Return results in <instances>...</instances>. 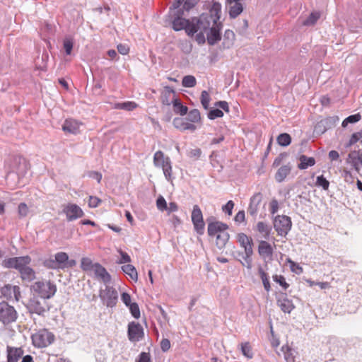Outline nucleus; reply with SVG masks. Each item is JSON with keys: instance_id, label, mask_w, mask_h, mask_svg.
<instances>
[{"instance_id": "nucleus-36", "label": "nucleus", "mask_w": 362, "mask_h": 362, "mask_svg": "<svg viewBox=\"0 0 362 362\" xmlns=\"http://www.w3.org/2000/svg\"><path fill=\"white\" fill-rule=\"evenodd\" d=\"M281 351L284 354V358L286 362H295V357L293 354L292 349L288 345L282 346Z\"/></svg>"}, {"instance_id": "nucleus-42", "label": "nucleus", "mask_w": 362, "mask_h": 362, "mask_svg": "<svg viewBox=\"0 0 362 362\" xmlns=\"http://www.w3.org/2000/svg\"><path fill=\"white\" fill-rule=\"evenodd\" d=\"M274 281L279 284L284 290H287L289 287V284L286 281L285 277L283 275L274 274L272 276Z\"/></svg>"}, {"instance_id": "nucleus-40", "label": "nucleus", "mask_w": 362, "mask_h": 362, "mask_svg": "<svg viewBox=\"0 0 362 362\" xmlns=\"http://www.w3.org/2000/svg\"><path fill=\"white\" fill-rule=\"evenodd\" d=\"M257 230H258L259 233H262L263 236L266 238L269 236L270 233L269 226L262 221H259L257 223Z\"/></svg>"}, {"instance_id": "nucleus-51", "label": "nucleus", "mask_w": 362, "mask_h": 362, "mask_svg": "<svg viewBox=\"0 0 362 362\" xmlns=\"http://www.w3.org/2000/svg\"><path fill=\"white\" fill-rule=\"evenodd\" d=\"M288 262L290 264V268L293 272L297 274H300L303 272V268L298 263L291 259H288Z\"/></svg>"}, {"instance_id": "nucleus-52", "label": "nucleus", "mask_w": 362, "mask_h": 362, "mask_svg": "<svg viewBox=\"0 0 362 362\" xmlns=\"http://www.w3.org/2000/svg\"><path fill=\"white\" fill-rule=\"evenodd\" d=\"M118 252L121 255V258L117 262L118 264L129 263L131 262V257L127 252L120 249L118 250Z\"/></svg>"}, {"instance_id": "nucleus-23", "label": "nucleus", "mask_w": 362, "mask_h": 362, "mask_svg": "<svg viewBox=\"0 0 362 362\" xmlns=\"http://www.w3.org/2000/svg\"><path fill=\"white\" fill-rule=\"evenodd\" d=\"M95 277L104 284H108L111 281V276L106 269L99 263H95V269L93 271Z\"/></svg>"}, {"instance_id": "nucleus-53", "label": "nucleus", "mask_w": 362, "mask_h": 362, "mask_svg": "<svg viewBox=\"0 0 362 362\" xmlns=\"http://www.w3.org/2000/svg\"><path fill=\"white\" fill-rule=\"evenodd\" d=\"M44 266L48 269H60L55 260L53 259H46L45 262H44Z\"/></svg>"}, {"instance_id": "nucleus-45", "label": "nucleus", "mask_w": 362, "mask_h": 362, "mask_svg": "<svg viewBox=\"0 0 362 362\" xmlns=\"http://www.w3.org/2000/svg\"><path fill=\"white\" fill-rule=\"evenodd\" d=\"M210 95L206 90H203L201 94V103L204 109H208L210 103Z\"/></svg>"}, {"instance_id": "nucleus-14", "label": "nucleus", "mask_w": 362, "mask_h": 362, "mask_svg": "<svg viewBox=\"0 0 362 362\" xmlns=\"http://www.w3.org/2000/svg\"><path fill=\"white\" fill-rule=\"evenodd\" d=\"M63 212L69 221L81 218L84 215L83 210L78 205L71 203L64 207Z\"/></svg>"}, {"instance_id": "nucleus-60", "label": "nucleus", "mask_w": 362, "mask_h": 362, "mask_svg": "<svg viewBox=\"0 0 362 362\" xmlns=\"http://www.w3.org/2000/svg\"><path fill=\"white\" fill-rule=\"evenodd\" d=\"M234 220L235 222L237 223H243L245 221V211L244 210H241V211H239L235 218H234Z\"/></svg>"}, {"instance_id": "nucleus-17", "label": "nucleus", "mask_w": 362, "mask_h": 362, "mask_svg": "<svg viewBox=\"0 0 362 362\" xmlns=\"http://www.w3.org/2000/svg\"><path fill=\"white\" fill-rule=\"evenodd\" d=\"M1 293L7 300L14 299L18 301L21 297L20 288L18 286L4 285L1 288Z\"/></svg>"}, {"instance_id": "nucleus-13", "label": "nucleus", "mask_w": 362, "mask_h": 362, "mask_svg": "<svg viewBox=\"0 0 362 362\" xmlns=\"http://www.w3.org/2000/svg\"><path fill=\"white\" fill-rule=\"evenodd\" d=\"M128 339L132 342L141 341L144 337V332L142 326L136 322H131L128 325Z\"/></svg>"}, {"instance_id": "nucleus-47", "label": "nucleus", "mask_w": 362, "mask_h": 362, "mask_svg": "<svg viewBox=\"0 0 362 362\" xmlns=\"http://www.w3.org/2000/svg\"><path fill=\"white\" fill-rule=\"evenodd\" d=\"M127 307L129 308L130 313L136 319L140 317V309L136 303H132Z\"/></svg>"}, {"instance_id": "nucleus-7", "label": "nucleus", "mask_w": 362, "mask_h": 362, "mask_svg": "<svg viewBox=\"0 0 362 362\" xmlns=\"http://www.w3.org/2000/svg\"><path fill=\"white\" fill-rule=\"evenodd\" d=\"M192 20L185 19L179 16L175 17L172 21V28L175 31L185 30L189 36H193L196 33L195 27Z\"/></svg>"}, {"instance_id": "nucleus-35", "label": "nucleus", "mask_w": 362, "mask_h": 362, "mask_svg": "<svg viewBox=\"0 0 362 362\" xmlns=\"http://www.w3.org/2000/svg\"><path fill=\"white\" fill-rule=\"evenodd\" d=\"M186 119L191 123H198L201 121V115L200 112L197 109H193L188 113L187 117Z\"/></svg>"}, {"instance_id": "nucleus-38", "label": "nucleus", "mask_w": 362, "mask_h": 362, "mask_svg": "<svg viewBox=\"0 0 362 362\" xmlns=\"http://www.w3.org/2000/svg\"><path fill=\"white\" fill-rule=\"evenodd\" d=\"M240 349L243 355L246 358H252L253 357L252 346L249 342L241 343Z\"/></svg>"}, {"instance_id": "nucleus-34", "label": "nucleus", "mask_w": 362, "mask_h": 362, "mask_svg": "<svg viewBox=\"0 0 362 362\" xmlns=\"http://www.w3.org/2000/svg\"><path fill=\"white\" fill-rule=\"evenodd\" d=\"M95 263H93L92 260L88 257H83L81 261V268L85 272L93 271Z\"/></svg>"}, {"instance_id": "nucleus-5", "label": "nucleus", "mask_w": 362, "mask_h": 362, "mask_svg": "<svg viewBox=\"0 0 362 362\" xmlns=\"http://www.w3.org/2000/svg\"><path fill=\"white\" fill-rule=\"evenodd\" d=\"M153 164L157 168H161L165 178L168 181H172L173 168L168 156H165L161 151H156L153 156Z\"/></svg>"}, {"instance_id": "nucleus-26", "label": "nucleus", "mask_w": 362, "mask_h": 362, "mask_svg": "<svg viewBox=\"0 0 362 362\" xmlns=\"http://www.w3.org/2000/svg\"><path fill=\"white\" fill-rule=\"evenodd\" d=\"M262 201V194L258 192L255 194L250 199L248 211L251 215L257 213V207Z\"/></svg>"}, {"instance_id": "nucleus-24", "label": "nucleus", "mask_w": 362, "mask_h": 362, "mask_svg": "<svg viewBox=\"0 0 362 362\" xmlns=\"http://www.w3.org/2000/svg\"><path fill=\"white\" fill-rule=\"evenodd\" d=\"M177 100L175 90L170 86H165L161 93L160 100L164 105H170Z\"/></svg>"}, {"instance_id": "nucleus-58", "label": "nucleus", "mask_w": 362, "mask_h": 362, "mask_svg": "<svg viewBox=\"0 0 362 362\" xmlns=\"http://www.w3.org/2000/svg\"><path fill=\"white\" fill-rule=\"evenodd\" d=\"M234 207V202L231 200L228 201L226 205L223 206V211L227 213L229 216L232 214V211Z\"/></svg>"}, {"instance_id": "nucleus-16", "label": "nucleus", "mask_w": 362, "mask_h": 362, "mask_svg": "<svg viewBox=\"0 0 362 362\" xmlns=\"http://www.w3.org/2000/svg\"><path fill=\"white\" fill-rule=\"evenodd\" d=\"M82 125L81 122L74 118H68L64 120L62 128L66 134H78Z\"/></svg>"}, {"instance_id": "nucleus-54", "label": "nucleus", "mask_w": 362, "mask_h": 362, "mask_svg": "<svg viewBox=\"0 0 362 362\" xmlns=\"http://www.w3.org/2000/svg\"><path fill=\"white\" fill-rule=\"evenodd\" d=\"M18 214L21 217H25L28 215L29 209L26 204L21 203L18 208Z\"/></svg>"}, {"instance_id": "nucleus-49", "label": "nucleus", "mask_w": 362, "mask_h": 362, "mask_svg": "<svg viewBox=\"0 0 362 362\" xmlns=\"http://www.w3.org/2000/svg\"><path fill=\"white\" fill-rule=\"evenodd\" d=\"M156 206L158 210L163 211L167 209V202L163 197L159 196L156 200Z\"/></svg>"}, {"instance_id": "nucleus-25", "label": "nucleus", "mask_w": 362, "mask_h": 362, "mask_svg": "<svg viewBox=\"0 0 362 362\" xmlns=\"http://www.w3.org/2000/svg\"><path fill=\"white\" fill-rule=\"evenodd\" d=\"M174 127L182 131L189 130L194 132L196 130L197 127L195 124L189 122L186 118H175L173 120Z\"/></svg>"}, {"instance_id": "nucleus-30", "label": "nucleus", "mask_w": 362, "mask_h": 362, "mask_svg": "<svg viewBox=\"0 0 362 362\" xmlns=\"http://www.w3.org/2000/svg\"><path fill=\"white\" fill-rule=\"evenodd\" d=\"M122 269L125 274L129 276L134 281H138V273L136 268L132 264H125L122 267Z\"/></svg>"}, {"instance_id": "nucleus-33", "label": "nucleus", "mask_w": 362, "mask_h": 362, "mask_svg": "<svg viewBox=\"0 0 362 362\" xmlns=\"http://www.w3.org/2000/svg\"><path fill=\"white\" fill-rule=\"evenodd\" d=\"M54 259L60 269H63L66 268V264L69 259V256L66 252H57L54 256Z\"/></svg>"}, {"instance_id": "nucleus-19", "label": "nucleus", "mask_w": 362, "mask_h": 362, "mask_svg": "<svg viewBox=\"0 0 362 362\" xmlns=\"http://www.w3.org/2000/svg\"><path fill=\"white\" fill-rule=\"evenodd\" d=\"M24 350L22 347L7 346L6 358L8 362H18L23 357Z\"/></svg>"}, {"instance_id": "nucleus-1", "label": "nucleus", "mask_w": 362, "mask_h": 362, "mask_svg": "<svg viewBox=\"0 0 362 362\" xmlns=\"http://www.w3.org/2000/svg\"><path fill=\"white\" fill-rule=\"evenodd\" d=\"M221 5L218 2H214L210 7L209 13H202L199 18H193L192 22L195 27L196 33L199 30L203 33L211 29L219 21L221 18Z\"/></svg>"}, {"instance_id": "nucleus-32", "label": "nucleus", "mask_w": 362, "mask_h": 362, "mask_svg": "<svg viewBox=\"0 0 362 362\" xmlns=\"http://www.w3.org/2000/svg\"><path fill=\"white\" fill-rule=\"evenodd\" d=\"M21 276L23 280L31 281L35 278V271L28 265L25 267L21 272Z\"/></svg>"}, {"instance_id": "nucleus-39", "label": "nucleus", "mask_w": 362, "mask_h": 362, "mask_svg": "<svg viewBox=\"0 0 362 362\" xmlns=\"http://www.w3.org/2000/svg\"><path fill=\"white\" fill-rule=\"evenodd\" d=\"M173 104L175 113H179L182 116L187 113V107L183 105L178 99L175 100Z\"/></svg>"}, {"instance_id": "nucleus-9", "label": "nucleus", "mask_w": 362, "mask_h": 362, "mask_svg": "<svg viewBox=\"0 0 362 362\" xmlns=\"http://www.w3.org/2000/svg\"><path fill=\"white\" fill-rule=\"evenodd\" d=\"M17 312L15 308L7 303H0V321L4 325L15 322L17 319Z\"/></svg>"}, {"instance_id": "nucleus-3", "label": "nucleus", "mask_w": 362, "mask_h": 362, "mask_svg": "<svg viewBox=\"0 0 362 362\" xmlns=\"http://www.w3.org/2000/svg\"><path fill=\"white\" fill-rule=\"evenodd\" d=\"M33 294L37 295L40 298L49 299L52 298L57 291V286L50 281H39L31 286Z\"/></svg>"}, {"instance_id": "nucleus-55", "label": "nucleus", "mask_w": 362, "mask_h": 362, "mask_svg": "<svg viewBox=\"0 0 362 362\" xmlns=\"http://www.w3.org/2000/svg\"><path fill=\"white\" fill-rule=\"evenodd\" d=\"M73 41L70 39H65L64 40L63 46L66 54H70L73 49Z\"/></svg>"}, {"instance_id": "nucleus-8", "label": "nucleus", "mask_w": 362, "mask_h": 362, "mask_svg": "<svg viewBox=\"0 0 362 362\" xmlns=\"http://www.w3.org/2000/svg\"><path fill=\"white\" fill-rule=\"evenodd\" d=\"M30 262L31 258L29 256L11 257L4 259L2 265L5 268L16 269L21 272Z\"/></svg>"}, {"instance_id": "nucleus-20", "label": "nucleus", "mask_w": 362, "mask_h": 362, "mask_svg": "<svg viewBox=\"0 0 362 362\" xmlns=\"http://www.w3.org/2000/svg\"><path fill=\"white\" fill-rule=\"evenodd\" d=\"M222 28V23L220 21L213 27L209 29V33L207 35V42L209 45H214L218 41L221 40V30Z\"/></svg>"}, {"instance_id": "nucleus-41", "label": "nucleus", "mask_w": 362, "mask_h": 362, "mask_svg": "<svg viewBox=\"0 0 362 362\" xmlns=\"http://www.w3.org/2000/svg\"><path fill=\"white\" fill-rule=\"evenodd\" d=\"M182 84L186 88L194 87L197 84V80L194 76L192 75L185 76L182 78Z\"/></svg>"}, {"instance_id": "nucleus-12", "label": "nucleus", "mask_w": 362, "mask_h": 362, "mask_svg": "<svg viewBox=\"0 0 362 362\" xmlns=\"http://www.w3.org/2000/svg\"><path fill=\"white\" fill-rule=\"evenodd\" d=\"M291 218L287 216H277L274 221V227L279 235H285L291 228Z\"/></svg>"}, {"instance_id": "nucleus-31", "label": "nucleus", "mask_w": 362, "mask_h": 362, "mask_svg": "<svg viewBox=\"0 0 362 362\" xmlns=\"http://www.w3.org/2000/svg\"><path fill=\"white\" fill-rule=\"evenodd\" d=\"M138 105L133 101H127L124 103H117L114 104L113 108L117 110H125L127 111H132L136 109Z\"/></svg>"}, {"instance_id": "nucleus-10", "label": "nucleus", "mask_w": 362, "mask_h": 362, "mask_svg": "<svg viewBox=\"0 0 362 362\" xmlns=\"http://www.w3.org/2000/svg\"><path fill=\"white\" fill-rule=\"evenodd\" d=\"M99 296L104 305L112 308L116 305L118 298L117 291L111 286H105V289H100Z\"/></svg>"}, {"instance_id": "nucleus-27", "label": "nucleus", "mask_w": 362, "mask_h": 362, "mask_svg": "<svg viewBox=\"0 0 362 362\" xmlns=\"http://www.w3.org/2000/svg\"><path fill=\"white\" fill-rule=\"evenodd\" d=\"M291 168L289 165H283L279 168L275 174V180L278 182H283L291 173Z\"/></svg>"}, {"instance_id": "nucleus-28", "label": "nucleus", "mask_w": 362, "mask_h": 362, "mask_svg": "<svg viewBox=\"0 0 362 362\" xmlns=\"http://www.w3.org/2000/svg\"><path fill=\"white\" fill-rule=\"evenodd\" d=\"M299 161L300 163L298 165V168L300 170L306 169L315 164V160L313 157H308L305 155L300 156Z\"/></svg>"}, {"instance_id": "nucleus-2", "label": "nucleus", "mask_w": 362, "mask_h": 362, "mask_svg": "<svg viewBox=\"0 0 362 362\" xmlns=\"http://www.w3.org/2000/svg\"><path fill=\"white\" fill-rule=\"evenodd\" d=\"M228 228L227 224L220 221H214L208 224V235L211 237H216V244L218 247H224L229 240Z\"/></svg>"}, {"instance_id": "nucleus-18", "label": "nucleus", "mask_w": 362, "mask_h": 362, "mask_svg": "<svg viewBox=\"0 0 362 362\" xmlns=\"http://www.w3.org/2000/svg\"><path fill=\"white\" fill-rule=\"evenodd\" d=\"M258 253L262 259H271L273 256L274 248L268 242L261 240L258 245Z\"/></svg>"}, {"instance_id": "nucleus-61", "label": "nucleus", "mask_w": 362, "mask_h": 362, "mask_svg": "<svg viewBox=\"0 0 362 362\" xmlns=\"http://www.w3.org/2000/svg\"><path fill=\"white\" fill-rule=\"evenodd\" d=\"M117 48L118 52L122 55H126L129 52V47L127 45L119 44Z\"/></svg>"}, {"instance_id": "nucleus-63", "label": "nucleus", "mask_w": 362, "mask_h": 362, "mask_svg": "<svg viewBox=\"0 0 362 362\" xmlns=\"http://www.w3.org/2000/svg\"><path fill=\"white\" fill-rule=\"evenodd\" d=\"M170 348V342L168 339H163L160 341V349L163 351L165 352Z\"/></svg>"}, {"instance_id": "nucleus-59", "label": "nucleus", "mask_w": 362, "mask_h": 362, "mask_svg": "<svg viewBox=\"0 0 362 362\" xmlns=\"http://www.w3.org/2000/svg\"><path fill=\"white\" fill-rule=\"evenodd\" d=\"M121 300L127 307L132 303L131 296L126 292H124L121 294Z\"/></svg>"}, {"instance_id": "nucleus-50", "label": "nucleus", "mask_w": 362, "mask_h": 362, "mask_svg": "<svg viewBox=\"0 0 362 362\" xmlns=\"http://www.w3.org/2000/svg\"><path fill=\"white\" fill-rule=\"evenodd\" d=\"M223 112L219 109H212L208 113V117L210 119H215L216 118L222 117Z\"/></svg>"}, {"instance_id": "nucleus-56", "label": "nucleus", "mask_w": 362, "mask_h": 362, "mask_svg": "<svg viewBox=\"0 0 362 362\" xmlns=\"http://www.w3.org/2000/svg\"><path fill=\"white\" fill-rule=\"evenodd\" d=\"M101 203V199L97 197L90 196L88 206L90 208H95Z\"/></svg>"}, {"instance_id": "nucleus-46", "label": "nucleus", "mask_w": 362, "mask_h": 362, "mask_svg": "<svg viewBox=\"0 0 362 362\" xmlns=\"http://www.w3.org/2000/svg\"><path fill=\"white\" fill-rule=\"evenodd\" d=\"M320 14L318 12H313L310 13L309 17L305 21L304 25H314L317 21L320 18Z\"/></svg>"}, {"instance_id": "nucleus-4", "label": "nucleus", "mask_w": 362, "mask_h": 362, "mask_svg": "<svg viewBox=\"0 0 362 362\" xmlns=\"http://www.w3.org/2000/svg\"><path fill=\"white\" fill-rule=\"evenodd\" d=\"M31 339L35 347L45 348L54 342L55 337L47 329H41L32 334Z\"/></svg>"}, {"instance_id": "nucleus-48", "label": "nucleus", "mask_w": 362, "mask_h": 362, "mask_svg": "<svg viewBox=\"0 0 362 362\" xmlns=\"http://www.w3.org/2000/svg\"><path fill=\"white\" fill-rule=\"evenodd\" d=\"M316 184L318 186L322 187L325 190L328 189L329 186V181L325 177H324L323 175H320L317 177Z\"/></svg>"}, {"instance_id": "nucleus-37", "label": "nucleus", "mask_w": 362, "mask_h": 362, "mask_svg": "<svg viewBox=\"0 0 362 362\" xmlns=\"http://www.w3.org/2000/svg\"><path fill=\"white\" fill-rule=\"evenodd\" d=\"M277 143L281 146H287L291 142V137L287 133L280 134L276 139Z\"/></svg>"}, {"instance_id": "nucleus-44", "label": "nucleus", "mask_w": 362, "mask_h": 362, "mask_svg": "<svg viewBox=\"0 0 362 362\" xmlns=\"http://www.w3.org/2000/svg\"><path fill=\"white\" fill-rule=\"evenodd\" d=\"M349 158L352 160L356 170H358V164L360 163L362 165V156L358 153L354 151L349 154Z\"/></svg>"}, {"instance_id": "nucleus-43", "label": "nucleus", "mask_w": 362, "mask_h": 362, "mask_svg": "<svg viewBox=\"0 0 362 362\" xmlns=\"http://www.w3.org/2000/svg\"><path fill=\"white\" fill-rule=\"evenodd\" d=\"M361 119V115L359 113L352 115L344 119L341 123L343 127H346L349 123H356Z\"/></svg>"}, {"instance_id": "nucleus-57", "label": "nucleus", "mask_w": 362, "mask_h": 362, "mask_svg": "<svg viewBox=\"0 0 362 362\" xmlns=\"http://www.w3.org/2000/svg\"><path fill=\"white\" fill-rule=\"evenodd\" d=\"M279 210V202L276 199L271 200L269 203V211L272 214H276Z\"/></svg>"}, {"instance_id": "nucleus-11", "label": "nucleus", "mask_w": 362, "mask_h": 362, "mask_svg": "<svg viewBox=\"0 0 362 362\" xmlns=\"http://www.w3.org/2000/svg\"><path fill=\"white\" fill-rule=\"evenodd\" d=\"M192 222L195 231L202 235L204 233L205 223L203 218L202 211L198 205H194L191 215Z\"/></svg>"}, {"instance_id": "nucleus-29", "label": "nucleus", "mask_w": 362, "mask_h": 362, "mask_svg": "<svg viewBox=\"0 0 362 362\" xmlns=\"http://www.w3.org/2000/svg\"><path fill=\"white\" fill-rule=\"evenodd\" d=\"M258 274L262 281L264 288L266 291L269 292L271 290V284L269 282V276L268 274L263 269L262 267L258 268Z\"/></svg>"}, {"instance_id": "nucleus-22", "label": "nucleus", "mask_w": 362, "mask_h": 362, "mask_svg": "<svg viewBox=\"0 0 362 362\" xmlns=\"http://www.w3.org/2000/svg\"><path fill=\"white\" fill-rule=\"evenodd\" d=\"M240 1L241 0H226L230 18H235L243 12V5Z\"/></svg>"}, {"instance_id": "nucleus-64", "label": "nucleus", "mask_w": 362, "mask_h": 362, "mask_svg": "<svg viewBox=\"0 0 362 362\" xmlns=\"http://www.w3.org/2000/svg\"><path fill=\"white\" fill-rule=\"evenodd\" d=\"M199 0H185L184 2V8L186 10H189L193 8L197 3Z\"/></svg>"}, {"instance_id": "nucleus-15", "label": "nucleus", "mask_w": 362, "mask_h": 362, "mask_svg": "<svg viewBox=\"0 0 362 362\" xmlns=\"http://www.w3.org/2000/svg\"><path fill=\"white\" fill-rule=\"evenodd\" d=\"M237 241L240 247L245 250V254L252 255L253 254V240L252 238L244 233H238L236 235Z\"/></svg>"}, {"instance_id": "nucleus-21", "label": "nucleus", "mask_w": 362, "mask_h": 362, "mask_svg": "<svg viewBox=\"0 0 362 362\" xmlns=\"http://www.w3.org/2000/svg\"><path fill=\"white\" fill-rule=\"evenodd\" d=\"M276 302L281 310L285 313H290L295 308L292 300L288 298L286 293H281Z\"/></svg>"}, {"instance_id": "nucleus-62", "label": "nucleus", "mask_w": 362, "mask_h": 362, "mask_svg": "<svg viewBox=\"0 0 362 362\" xmlns=\"http://www.w3.org/2000/svg\"><path fill=\"white\" fill-rule=\"evenodd\" d=\"M136 362H151V356L149 353H141Z\"/></svg>"}, {"instance_id": "nucleus-6", "label": "nucleus", "mask_w": 362, "mask_h": 362, "mask_svg": "<svg viewBox=\"0 0 362 362\" xmlns=\"http://www.w3.org/2000/svg\"><path fill=\"white\" fill-rule=\"evenodd\" d=\"M45 300L46 299L42 298L40 299L39 296L33 294V297L29 299L26 304V307L30 313L43 315L49 310V307Z\"/></svg>"}]
</instances>
